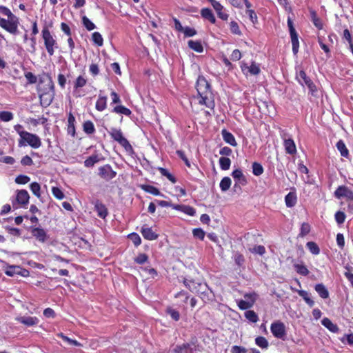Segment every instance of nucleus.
Wrapping results in <instances>:
<instances>
[{
	"label": "nucleus",
	"mask_w": 353,
	"mask_h": 353,
	"mask_svg": "<svg viewBox=\"0 0 353 353\" xmlns=\"http://www.w3.org/2000/svg\"><path fill=\"white\" fill-rule=\"evenodd\" d=\"M196 88L199 95V103L201 105H205L208 108H212V103L210 99L211 95L210 85L203 77H198Z\"/></svg>",
	"instance_id": "1"
},
{
	"label": "nucleus",
	"mask_w": 353,
	"mask_h": 353,
	"mask_svg": "<svg viewBox=\"0 0 353 353\" xmlns=\"http://www.w3.org/2000/svg\"><path fill=\"white\" fill-rule=\"evenodd\" d=\"M28 145L33 148H39L41 145V141L40 138L34 134L28 132H21L19 145L26 146Z\"/></svg>",
	"instance_id": "2"
},
{
	"label": "nucleus",
	"mask_w": 353,
	"mask_h": 353,
	"mask_svg": "<svg viewBox=\"0 0 353 353\" xmlns=\"http://www.w3.org/2000/svg\"><path fill=\"white\" fill-rule=\"evenodd\" d=\"M0 26L11 34H15L17 31L18 21L15 16H11L7 19L0 17Z\"/></svg>",
	"instance_id": "3"
},
{
	"label": "nucleus",
	"mask_w": 353,
	"mask_h": 353,
	"mask_svg": "<svg viewBox=\"0 0 353 353\" xmlns=\"http://www.w3.org/2000/svg\"><path fill=\"white\" fill-rule=\"evenodd\" d=\"M42 37L48 53L52 56L54 53V46L57 45L56 40L51 35L48 29L45 28L42 30Z\"/></svg>",
	"instance_id": "4"
},
{
	"label": "nucleus",
	"mask_w": 353,
	"mask_h": 353,
	"mask_svg": "<svg viewBox=\"0 0 353 353\" xmlns=\"http://www.w3.org/2000/svg\"><path fill=\"white\" fill-rule=\"evenodd\" d=\"M4 272L7 276H14L19 275L23 277H28L30 275V272L28 270L22 268L19 265H8L5 266Z\"/></svg>",
	"instance_id": "5"
},
{
	"label": "nucleus",
	"mask_w": 353,
	"mask_h": 353,
	"mask_svg": "<svg viewBox=\"0 0 353 353\" xmlns=\"http://www.w3.org/2000/svg\"><path fill=\"white\" fill-rule=\"evenodd\" d=\"M111 137L117 141L121 146H123L127 151L132 150V146L128 141L123 137V134L120 130L112 128L110 132Z\"/></svg>",
	"instance_id": "6"
},
{
	"label": "nucleus",
	"mask_w": 353,
	"mask_h": 353,
	"mask_svg": "<svg viewBox=\"0 0 353 353\" xmlns=\"http://www.w3.org/2000/svg\"><path fill=\"white\" fill-rule=\"evenodd\" d=\"M334 194L338 199H345L347 201H353V191L345 185L338 187Z\"/></svg>",
	"instance_id": "7"
},
{
	"label": "nucleus",
	"mask_w": 353,
	"mask_h": 353,
	"mask_svg": "<svg viewBox=\"0 0 353 353\" xmlns=\"http://www.w3.org/2000/svg\"><path fill=\"white\" fill-rule=\"evenodd\" d=\"M288 26L290 33V37L292 45V51L294 54H296L299 51V43L298 39V35L293 26V22L290 19V18L288 19Z\"/></svg>",
	"instance_id": "8"
},
{
	"label": "nucleus",
	"mask_w": 353,
	"mask_h": 353,
	"mask_svg": "<svg viewBox=\"0 0 353 353\" xmlns=\"http://www.w3.org/2000/svg\"><path fill=\"white\" fill-rule=\"evenodd\" d=\"M270 330L276 338L283 339L285 335V325L282 322L276 321L272 323Z\"/></svg>",
	"instance_id": "9"
},
{
	"label": "nucleus",
	"mask_w": 353,
	"mask_h": 353,
	"mask_svg": "<svg viewBox=\"0 0 353 353\" xmlns=\"http://www.w3.org/2000/svg\"><path fill=\"white\" fill-rule=\"evenodd\" d=\"M99 174L105 180H110L116 176L117 173L110 165H105L99 168Z\"/></svg>",
	"instance_id": "10"
},
{
	"label": "nucleus",
	"mask_w": 353,
	"mask_h": 353,
	"mask_svg": "<svg viewBox=\"0 0 353 353\" xmlns=\"http://www.w3.org/2000/svg\"><path fill=\"white\" fill-rule=\"evenodd\" d=\"M209 1L216 12L218 17L222 20L227 21L229 15L224 12L223 6L216 0H209Z\"/></svg>",
	"instance_id": "11"
},
{
	"label": "nucleus",
	"mask_w": 353,
	"mask_h": 353,
	"mask_svg": "<svg viewBox=\"0 0 353 353\" xmlns=\"http://www.w3.org/2000/svg\"><path fill=\"white\" fill-rule=\"evenodd\" d=\"M17 321L26 326H33L39 323V319L36 316H23L17 318Z\"/></svg>",
	"instance_id": "12"
},
{
	"label": "nucleus",
	"mask_w": 353,
	"mask_h": 353,
	"mask_svg": "<svg viewBox=\"0 0 353 353\" xmlns=\"http://www.w3.org/2000/svg\"><path fill=\"white\" fill-rule=\"evenodd\" d=\"M87 79L83 76H79L74 82V94L77 97H81L79 88L85 85Z\"/></svg>",
	"instance_id": "13"
},
{
	"label": "nucleus",
	"mask_w": 353,
	"mask_h": 353,
	"mask_svg": "<svg viewBox=\"0 0 353 353\" xmlns=\"http://www.w3.org/2000/svg\"><path fill=\"white\" fill-rule=\"evenodd\" d=\"M29 194L25 190H19L17 193L16 200L19 204L26 205L29 201Z\"/></svg>",
	"instance_id": "14"
},
{
	"label": "nucleus",
	"mask_w": 353,
	"mask_h": 353,
	"mask_svg": "<svg viewBox=\"0 0 353 353\" xmlns=\"http://www.w3.org/2000/svg\"><path fill=\"white\" fill-rule=\"evenodd\" d=\"M141 232L143 236L145 239L149 240V241L155 240L158 237V235L152 231V228H150L146 225H144L141 228Z\"/></svg>",
	"instance_id": "15"
},
{
	"label": "nucleus",
	"mask_w": 353,
	"mask_h": 353,
	"mask_svg": "<svg viewBox=\"0 0 353 353\" xmlns=\"http://www.w3.org/2000/svg\"><path fill=\"white\" fill-rule=\"evenodd\" d=\"M284 148L285 152L290 154H294L296 153V148L294 141L292 139H284Z\"/></svg>",
	"instance_id": "16"
},
{
	"label": "nucleus",
	"mask_w": 353,
	"mask_h": 353,
	"mask_svg": "<svg viewBox=\"0 0 353 353\" xmlns=\"http://www.w3.org/2000/svg\"><path fill=\"white\" fill-rule=\"evenodd\" d=\"M232 176L236 183H239L241 185H245L247 183V180L240 169L234 170L232 173Z\"/></svg>",
	"instance_id": "17"
},
{
	"label": "nucleus",
	"mask_w": 353,
	"mask_h": 353,
	"mask_svg": "<svg viewBox=\"0 0 353 353\" xmlns=\"http://www.w3.org/2000/svg\"><path fill=\"white\" fill-rule=\"evenodd\" d=\"M173 209L181 211L189 216H194L196 213L194 208L189 205L174 204Z\"/></svg>",
	"instance_id": "18"
},
{
	"label": "nucleus",
	"mask_w": 353,
	"mask_h": 353,
	"mask_svg": "<svg viewBox=\"0 0 353 353\" xmlns=\"http://www.w3.org/2000/svg\"><path fill=\"white\" fill-rule=\"evenodd\" d=\"M221 134L224 141L227 143L232 146H236L237 145L236 139L232 133L228 132L226 130H223Z\"/></svg>",
	"instance_id": "19"
},
{
	"label": "nucleus",
	"mask_w": 353,
	"mask_h": 353,
	"mask_svg": "<svg viewBox=\"0 0 353 353\" xmlns=\"http://www.w3.org/2000/svg\"><path fill=\"white\" fill-rule=\"evenodd\" d=\"M103 160V158L101 155L99 154H93L88 157L85 161H84V165L85 167H92L95 163Z\"/></svg>",
	"instance_id": "20"
},
{
	"label": "nucleus",
	"mask_w": 353,
	"mask_h": 353,
	"mask_svg": "<svg viewBox=\"0 0 353 353\" xmlns=\"http://www.w3.org/2000/svg\"><path fill=\"white\" fill-rule=\"evenodd\" d=\"M32 235L40 242H45L46 240V233L44 230L41 228H34L32 230Z\"/></svg>",
	"instance_id": "21"
},
{
	"label": "nucleus",
	"mask_w": 353,
	"mask_h": 353,
	"mask_svg": "<svg viewBox=\"0 0 353 353\" xmlns=\"http://www.w3.org/2000/svg\"><path fill=\"white\" fill-rule=\"evenodd\" d=\"M94 210L98 216L101 219H105L108 215V210L105 206L100 202H97L94 205Z\"/></svg>",
	"instance_id": "22"
},
{
	"label": "nucleus",
	"mask_w": 353,
	"mask_h": 353,
	"mask_svg": "<svg viewBox=\"0 0 353 353\" xmlns=\"http://www.w3.org/2000/svg\"><path fill=\"white\" fill-rule=\"evenodd\" d=\"M170 353H192V348L189 344H183L174 347Z\"/></svg>",
	"instance_id": "23"
},
{
	"label": "nucleus",
	"mask_w": 353,
	"mask_h": 353,
	"mask_svg": "<svg viewBox=\"0 0 353 353\" xmlns=\"http://www.w3.org/2000/svg\"><path fill=\"white\" fill-rule=\"evenodd\" d=\"M201 15L205 19L209 20L212 23H216V18L212 11L209 8H203L201 10Z\"/></svg>",
	"instance_id": "24"
},
{
	"label": "nucleus",
	"mask_w": 353,
	"mask_h": 353,
	"mask_svg": "<svg viewBox=\"0 0 353 353\" xmlns=\"http://www.w3.org/2000/svg\"><path fill=\"white\" fill-rule=\"evenodd\" d=\"M321 323L323 326L327 328L330 332L336 333L339 332L338 326L333 323L328 318H324L321 321Z\"/></svg>",
	"instance_id": "25"
},
{
	"label": "nucleus",
	"mask_w": 353,
	"mask_h": 353,
	"mask_svg": "<svg viewBox=\"0 0 353 353\" xmlns=\"http://www.w3.org/2000/svg\"><path fill=\"white\" fill-rule=\"evenodd\" d=\"M184 284L190 291L194 293L199 292V288L201 287V283L188 279L184 281Z\"/></svg>",
	"instance_id": "26"
},
{
	"label": "nucleus",
	"mask_w": 353,
	"mask_h": 353,
	"mask_svg": "<svg viewBox=\"0 0 353 353\" xmlns=\"http://www.w3.org/2000/svg\"><path fill=\"white\" fill-rule=\"evenodd\" d=\"M95 107L98 111H103L107 107V97L99 94Z\"/></svg>",
	"instance_id": "27"
},
{
	"label": "nucleus",
	"mask_w": 353,
	"mask_h": 353,
	"mask_svg": "<svg viewBox=\"0 0 353 353\" xmlns=\"http://www.w3.org/2000/svg\"><path fill=\"white\" fill-rule=\"evenodd\" d=\"M297 197L294 192H289L285 198V201L287 207L292 208L296 203Z\"/></svg>",
	"instance_id": "28"
},
{
	"label": "nucleus",
	"mask_w": 353,
	"mask_h": 353,
	"mask_svg": "<svg viewBox=\"0 0 353 353\" xmlns=\"http://www.w3.org/2000/svg\"><path fill=\"white\" fill-rule=\"evenodd\" d=\"M314 289L322 299L328 298L329 292L323 284H316L314 287Z\"/></svg>",
	"instance_id": "29"
},
{
	"label": "nucleus",
	"mask_w": 353,
	"mask_h": 353,
	"mask_svg": "<svg viewBox=\"0 0 353 353\" xmlns=\"http://www.w3.org/2000/svg\"><path fill=\"white\" fill-rule=\"evenodd\" d=\"M296 78L299 83L303 86L310 83V81H311L310 79L307 77L305 72L303 70H300L299 72L296 73Z\"/></svg>",
	"instance_id": "30"
},
{
	"label": "nucleus",
	"mask_w": 353,
	"mask_h": 353,
	"mask_svg": "<svg viewBox=\"0 0 353 353\" xmlns=\"http://www.w3.org/2000/svg\"><path fill=\"white\" fill-rule=\"evenodd\" d=\"M74 121V117L72 114H70L68 118V132L73 137L75 134Z\"/></svg>",
	"instance_id": "31"
},
{
	"label": "nucleus",
	"mask_w": 353,
	"mask_h": 353,
	"mask_svg": "<svg viewBox=\"0 0 353 353\" xmlns=\"http://www.w3.org/2000/svg\"><path fill=\"white\" fill-rule=\"evenodd\" d=\"M188 46L196 52H202L203 50V46L199 41L190 40L188 41Z\"/></svg>",
	"instance_id": "32"
},
{
	"label": "nucleus",
	"mask_w": 353,
	"mask_h": 353,
	"mask_svg": "<svg viewBox=\"0 0 353 353\" xmlns=\"http://www.w3.org/2000/svg\"><path fill=\"white\" fill-rule=\"evenodd\" d=\"M232 181L230 177H223L220 182V188L223 192H226L230 188Z\"/></svg>",
	"instance_id": "33"
},
{
	"label": "nucleus",
	"mask_w": 353,
	"mask_h": 353,
	"mask_svg": "<svg viewBox=\"0 0 353 353\" xmlns=\"http://www.w3.org/2000/svg\"><path fill=\"white\" fill-rule=\"evenodd\" d=\"M297 292L310 307L314 305V301L310 297L307 292L305 290H298Z\"/></svg>",
	"instance_id": "34"
},
{
	"label": "nucleus",
	"mask_w": 353,
	"mask_h": 353,
	"mask_svg": "<svg viewBox=\"0 0 353 353\" xmlns=\"http://www.w3.org/2000/svg\"><path fill=\"white\" fill-rule=\"evenodd\" d=\"M57 336L61 338L65 342H66L70 345L77 346V347L81 346V344L80 343H79L77 341L73 340V339L65 336L63 333H58Z\"/></svg>",
	"instance_id": "35"
},
{
	"label": "nucleus",
	"mask_w": 353,
	"mask_h": 353,
	"mask_svg": "<svg viewBox=\"0 0 353 353\" xmlns=\"http://www.w3.org/2000/svg\"><path fill=\"white\" fill-rule=\"evenodd\" d=\"M245 317L252 323H256L259 317L256 313L253 310H248L245 312Z\"/></svg>",
	"instance_id": "36"
},
{
	"label": "nucleus",
	"mask_w": 353,
	"mask_h": 353,
	"mask_svg": "<svg viewBox=\"0 0 353 353\" xmlns=\"http://www.w3.org/2000/svg\"><path fill=\"white\" fill-rule=\"evenodd\" d=\"M219 164L223 170H228L230 167L231 160L228 157H221L219 159Z\"/></svg>",
	"instance_id": "37"
},
{
	"label": "nucleus",
	"mask_w": 353,
	"mask_h": 353,
	"mask_svg": "<svg viewBox=\"0 0 353 353\" xmlns=\"http://www.w3.org/2000/svg\"><path fill=\"white\" fill-rule=\"evenodd\" d=\"M306 247L308 248L310 252L313 254L317 255L320 253V249L317 244L313 241L307 242Z\"/></svg>",
	"instance_id": "38"
},
{
	"label": "nucleus",
	"mask_w": 353,
	"mask_h": 353,
	"mask_svg": "<svg viewBox=\"0 0 353 353\" xmlns=\"http://www.w3.org/2000/svg\"><path fill=\"white\" fill-rule=\"evenodd\" d=\"M336 148L340 152L341 156L347 157L348 156V150L347 149L345 143L342 141H339L336 143Z\"/></svg>",
	"instance_id": "39"
},
{
	"label": "nucleus",
	"mask_w": 353,
	"mask_h": 353,
	"mask_svg": "<svg viewBox=\"0 0 353 353\" xmlns=\"http://www.w3.org/2000/svg\"><path fill=\"white\" fill-rule=\"evenodd\" d=\"M238 306L241 310H247L253 306V299L250 301L239 300L238 301Z\"/></svg>",
	"instance_id": "40"
},
{
	"label": "nucleus",
	"mask_w": 353,
	"mask_h": 353,
	"mask_svg": "<svg viewBox=\"0 0 353 353\" xmlns=\"http://www.w3.org/2000/svg\"><path fill=\"white\" fill-rule=\"evenodd\" d=\"M32 192L38 198L41 197V186L37 182H33L30 185Z\"/></svg>",
	"instance_id": "41"
},
{
	"label": "nucleus",
	"mask_w": 353,
	"mask_h": 353,
	"mask_svg": "<svg viewBox=\"0 0 353 353\" xmlns=\"http://www.w3.org/2000/svg\"><path fill=\"white\" fill-rule=\"evenodd\" d=\"M142 188L146 192H148V193L152 194L153 195H155V196L161 195V194L159 192V190L157 188H155V187H154L152 185H143Z\"/></svg>",
	"instance_id": "42"
},
{
	"label": "nucleus",
	"mask_w": 353,
	"mask_h": 353,
	"mask_svg": "<svg viewBox=\"0 0 353 353\" xmlns=\"http://www.w3.org/2000/svg\"><path fill=\"white\" fill-rule=\"evenodd\" d=\"M92 39L93 42L95 44H97L98 46H103V39L101 34L99 32H94V33H92Z\"/></svg>",
	"instance_id": "43"
},
{
	"label": "nucleus",
	"mask_w": 353,
	"mask_h": 353,
	"mask_svg": "<svg viewBox=\"0 0 353 353\" xmlns=\"http://www.w3.org/2000/svg\"><path fill=\"white\" fill-rule=\"evenodd\" d=\"M113 112L118 113V114H122L126 116H129L131 114V111L130 109L123 106V105H117L116 106Z\"/></svg>",
	"instance_id": "44"
},
{
	"label": "nucleus",
	"mask_w": 353,
	"mask_h": 353,
	"mask_svg": "<svg viewBox=\"0 0 353 353\" xmlns=\"http://www.w3.org/2000/svg\"><path fill=\"white\" fill-rule=\"evenodd\" d=\"M82 23L85 28L89 31H91L96 28L95 25L86 16H83L82 17Z\"/></svg>",
	"instance_id": "45"
},
{
	"label": "nucleus",
	"mask_w": 353,
	"mask_h": 353,
	"mask_svg": "<svg viewBox=\"0 0 353 353\" xmlns=\"http://www.w3.org/2000/svg\"><path fill=\"white\" fill-rule=\"evenodd\" d=\"M256 344L263 349H265L268 347V342L267 339L263 336H258L255 339Z\"/></svg>",
	"instance_id": "46"
},
{
	"label": "nucleus",
	"mask_w": 353,
	"mask_h": 353,
	"mask_svg": "<svg viewBox=\"0 0 353 353\" xmlns=\"http://www.w3.org/2000/svg\"><path fill=\"white\" fill-rule=\"evenodd\" d=\"M252 172L255 176H260L263 172V166L256 162L253 163L252 164Z\"/></svg>",
	"instance_id": "47"
},
{
	"label": "nucleus",
	"mask_w": 353,
	"mask_h": 353,
	"mask_svg": "<svg viewBox=\"0 0 353 353\" xmlns=\"http://www.w3.org/2000/svg\"><path fill=\"white\" fill-rule=\"evenodd\" d=\"M13 119V114L8 111L0 112V119L2 121L8 122Z\"/></svg>",
	"instance_id": "48"
},
{
	"label": "nucleus",
	"mask_w": 353,
	"mask_h": 353,
	"mask_svg": "<svg viewBox=\"0 0 353 353\" xmlns=\"http://www.w3.org/2000/svg\"><path fill=\"white\" fill-rule=\"evenodd\" d=\"M83 130L87 134H92L95 131L93 123L90 121H85L83 123Z\"/></svg>",
	"instance_id": "49"
},
{
	"label": "nucleus",
	"mask_w": 353,
	"mask_h": 353,
	"mask_svg": "<svg viewBox=\"0 0 353 353\" xmlns=\"http://www.w3.org/2000/svg\"><path fill=\"white\" fill-rule=\"evenodd\" d=\"M294 268L296 271L301 275L306 276L309 274V270L306 266L303 264H296L294 265Z\"/></svg>",
	"instance_id": "50"
},
{
	"label": "nucleus",
	"mask_w": 353,
	"mask_h": 353,
	"mask_svg": "<svg viewBox=\"0 0 353 353\" xmlns=\"http://www.w3.org/2000/svg\"><path fill=\"white\" fill-rule=\"evenodd\" d=\"M159 170L160 173L168 178L169 181H170L172 183H175L176 180L174 176H173L166 169L163 168H159Z\"/></svg>",
	"instance_id": "51"
},
{
	"label": "nucleus",
	"mask_w": 353,
	"mask_h": 353,
	"mask_svg": "<svg viewBox=\"0 0 353 353\" xmlns=\"http://www.w3.org/2000/svg\"><path fill=\"white\" fill-rule=\"evenodd\" d=\"M52 193L53 196L59 200H62L65 197V195L62 190L57 187L52 188Z\"/></svg>",
	"instance_id": "52"
},
{
	"label": "nucleus",
	"mask_w": 353,
	"mask_h": 353,
	"mask_svg": "<svg viewBox=\"0 0 353 353\" xmlns=\"http://www.w3.org/2000/svg\"><path fill=\"white\" fill-rule=\"evenodd\" d=\"M40 99L42 104L45 105H48L52 101V97L51 95L48 94H40Z\"/></svg>",
	"instance_id": "53"
},
{
	"label": "nucleus",
	"mask_w": 353,
	"mask_h": 353,
	"mask_svg": "<svg viewBox=\"0 0 353 353\" xmlns=\"http://www.w3.org/2000/svg\"><path fill=\"white\" fill-rule=\"evenodd\" d=\"M230 31L232 33L237 35H241V32L239 29V25L235 21H231L230 23Z\"/></svg>",
	"instance_id": "54"
},
{
	"label": "nucleus",
	"mask_w": 353,
	"mask_h": 353,
	"mask_svg": "<svg viewBox=\"0 0 353 353\" xmlns=\"http://www.w3.org/2000/svg\"><path fill=\"white\" fill-rule=\"evenodd\" d=\"M310 232V225L307 223H303L301 227L299 236H304Z\"/></svg>",
	"instance_id": "55"
},
{
	"label": "nucleus",
	"mask_w": 353,
	"mask_h": 353,
	"mask_svg": "<svg viewBox=\"0 0 353 353\" xmlns=\"http://www.w3.org/2000/svg\"><path fill=\"white\" fill-rule=\"evenodd\" d=\"M30 180V177L26 175H19L16 177L15 182L18 184H26Z\"/></svg>",
	"instance_id": "56"
},
{
	"label": "nucleus",
	"mask_w": 353,
	"mask_h": 353,
	"mask_svg": "<svg viewBox=\"0 0 353 353\" xmlns=\"http://www.w3.org/2000/svg\"><path fill=\"white\" fill-rule=\"evenodd\" d=\"M193 236L200 240H203L205 237V232L201 228L194 229L192 231Z\"/></svg>",
	"instance_id": "57"
},
{
	"label": "nucleus",
	"mask_w": 353,
	"mask_h": 353,
	"mask_svg": "<svg viewBox=\"0 0 353 353\" xmlns=\"http://www.w3.org/2000/svg\"><path fill=\"white\" fill-rule=\"evenodd\" d=\"M250 252L252 253H256L259 255H263L265 252V247L263 245H257L252 248L250 249Z\"/></svg>",
	"instance_id": "58"
},
{
	"label": "nucleus",
	"mask_w": 353,
	"mask_h": 353,
	"mask_svg": "<svg viewBox=\"0 0 353 353\" xmlns=\"http://www.w3.org/2000/svg\"><path fill=\"white\" fill-rule=\"evenodd\" d=\"M129 238L133 242L135 246L139 245L141 243V239L137 234H131L130 235H129Z\"/></svg>",
	"instance_id": "59"
},
{
	"label": "nucleus",
	"mask_w": 353,
	"mask_h": 353,
	"mask_svg": "<svg viewBox=\"0 0 353 353\" xmlns=\"http://www.w3.org/2000/svg\"><path fill=\"white\" fill-rule=\"evenodd\" d=\"M0 162L6 163V164L12 165L14 163L15 160L12 157L3 156V157H0Z\"/></svg>",
	"instance_id": "60"
},
{
	"label": "nucleus",
	"mask_w": 353,
	"mask_h": 353,
	"mask_svg": "<svg viewBox=\"0 0 353 353\" xmlns=\"http://www.w3.org/2000/svg\"><path fill=\"white\" fill-rule=\"evenodd\" d=\"M336 221L341 224L345 221V215L343 212L339 211L335 214Z\"/></svg>",
	"instance_id": "61"
},
{
	"label": "nucleus",
	"mask_w": 353,
	"mask_h": 353,
	"mask_svg": "<svg viewBox=\"0 0 353 353\" xmlns=\"http://www.w3.org/2000/svg\"><path fill=\"white\" fill-rule=\"evenodd\" d=\"M167 313L175 321H178L179 319L180 315L179 313L172 308H169L167 310Z\"/></svg>",
	"instance_id": "62"
},
{
	"label": "nucleus",
	"mask_w": 353,
	"mask_h": 353,
	"mask_svg": "<svg viewBox=\"0 0 353 353\" xmlns=\"http://www.w3.org/2000/svg\"><path fill=\"white\" fill-rule=\"evenodd\" d=\"M183 32L185 37H193L196 34V31L190 27H185Z\"/></svg>",
	"instance_id": "63"
},
{
	"label": "nucleus",
	"mask_w": 353,
	"mask_h": 353,
	"mask_svg": "<svg viewBox=\"0 0 353 353\" xmlns=\"http://www.w3.org/2000/svg\"><path fill=\"white\" fill-rule=\"evenodd\" d=\"M232 353H246L247 350L241 346L234 345L231 349Z\"/></svg>",
	"instance_id": "64"
}]
</instances>
